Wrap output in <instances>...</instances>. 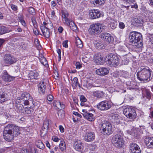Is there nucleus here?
<instances>
[{
	"label": "nucleus",
	"instance_id": "nucleus-1",
	"mask_svg": "<svg viewBox=\"0 0 153 153\" xmlns=\"http://www.w3.org/2000/svg\"><path fill=\"white\" fill-rule=\"evenodd\" d=\"M20 134L19 128L13 124L8 125L4 128L3 136L4 139L8 142L13 140L14 137Z\"/></svg>",
	"mask_w": 153,
	"mask_h": 153
},
{
	"label": "nucleus",
	"instance_id": "nucleus-2",
	"mask_svg": "<svg viewBox=\"0 0 153 153\" xmlns=\"http://www.w3.org/2000/svg\"><path fill=\"white\" fill-rule=\"evenodd\" d=\"M128 36L130 45L137 48H140L143 46L142 36L140 33L136 31L131 32Z\"/></svg>",
	"mask_w": 153,
	"mask_h": 153
},
{
	"label": "nucleus",
	"instance_id": "nucleus-3",
	"mask_svg": "<svg viewBox=\"0 0 153 153\" xmlns=\"http://www.w3.org/2000/svg\"><path fill=\"white\" fill-rule=\"evenodd\" d=\"M151 72L152 71L148 67H141L140 71L138 72L137 74V79L143 82H149L151 79Z\"/></svg>",
	"mask_w": 153,
	"mask_h": 153
},
{
	"label": "nucleus",
	"instance_id": "nucleus-4",
	"mask_svg": "<svg viewBox=\"0 0 153 153\" xmlns=\"http://www.w3.org/2000/svg\"><path fill=\"white\" fill-rule=\"evenodd\" d=\"M100 130H102V133L105 135H109L113 132V128L111 124L108 122L104 121L100 124Z\"/></svg>",
	"mask_w": 153,
	"mask_h": 153
},
{
	"label": "nucleus",
	"instance_id": "nucleus-5",
	"mask_svg": "<svg viewBox=\"0 0 153 153\" xmlns=\"http://www.w3.org/2000/svg\"><path fill=\"white\" fill-rule=\"evenodd\" d=\"M107 63L109 66L116 67L119 64V59L115 54L109 53L106 56L105 59Z\"/></svg>",
	"mask_w": 153,
	"mask_h": 153
},
{
	"label": "nucleus",
	"instance_id": "nucleus-6",
	"mask_svg": "<svg viewBox=\"0 0 153 153\" xmlns=\"http://www.w3.org/2000/svg\"><path fill=\"white\" fill-rule=\"evenodd\" d=\"M112 142L113 145L117 148L121 147L124 143L122 136L118 134H116L113 137Z\"/></svg>",
	"mask_w": 153,
	"mask_h": 153
},
{
	"label": "nucleus",
	"instance_id": "nucleus-7",
	"mask_svg": "<svg viewBox=\"0 0 153 153\" xmlns=\"http://www.w3.org/2000/svg\"><path fill=\"white\" fill-rule=\"evenodd\" d=\"M16 61V59L12 55L7 54L4 57L3 64L4 66H7L14 64Z\"/></svg>",
	"mask_w": 153,
	"mask_h": 153
},
{
	"label": "nucleus",
	"instance_id": "nucleus-8",
	"mask_svg": "<svg viewBox=\"0 0 153 153\" xmlns=\"http://www.w3.org/2000/svg\"><path fill=\"white\" fill-rule=\"evenodd\" d=\"M123 113L128 118L134 119L136 117L137 114L134 109L131 107L126 108L123 110Z\"/></svg>",
	"mask_w": 153,
	"mask_h": 153
},
{
	"label": "nucleus",
	"instance_id": "nucleus-9",
	"mask_svg": "<svg viewBox=\"0 0 153 153\" xmlns=\"http://www.w3.org/2000/svg\"><path fill=\"white\" fill-rule=\"evenodd\" d=\"M101 29L100 24L97 23V24H93L90 25L88 31L89 34L91 35H96L100 32V29Z\"/></svg>",
	"mask_w": 153,
	"mask_h": 153
},
{
	"label": "nucleus",
	"instance_id": "nucleus-10",
	"mask_svg": "<svg viewBox=\"0 0 153 153\" xmlns=\"http://www.w3.org/2000/svg\"><path fill=\"white\" fill-rule=\"evenodd\" d=\"M111 106L110 103L107 100L101 102L97 105L98 108L101 111L107 110L110 108Z\"/></svg>",
	"mask_w": 153,
	"mask_h": 153
},
{
	"label": "nucleus",
	"instance_id": "nucleus-11",
	"mask_svg": "<svg viewBox=\"0 0 153 153\" xmlns=\"http://www.w3.org/2000/svg\"><path fill=\"white\" fill-rule=\"evenodd\" d=\"M30 97V95L28 93H24L21 95V97H19L17 99V101L18 102H22L25 105H29V102L27 100H29Z\"/></svg>",
	"mask_w": 153,
	"mask_h": 153
},
{
	"label": "nucleus",
	"instance_id": "nucleus-12",
	"mask_svg": "<svg viewBox=\"0 0 153 153\" xmlns=\"http://www.w3.org/2000/svg\"><path fill=\"white\" fill-rule=\"evenodd\" d=\"M121 1L123 4L128 5L127 6L122 5L123 7L126 8L127 10L128 9L130 5L132 8H134L137 9L138 8V6L136 3H135L134 4L136 0H121Z\"/></svg>",
	"mask_w": 153,
	"mask_h": 153
},
{
	"label": "nucleus",
	"instance_id": "nucleus-13",
	"mask_svg": "<svg viewBox=\"0 0 153 153\" xmlns=\"http://www.w3.org/2000/svg\"><path fill=\"white\" fill-rule=\"evenodd\" d=\"M129 148L131 153H141V150L139 146L134 143L130 144Z\"/></svg>",
	"mask_w": 153,
	"mask_h": 153
},
{
	"label": "nucleus",
	"instance_id": "nucleus-14",
	"mask_svg": "<svg viewBox=\"0 0 153 153\" xmlns=\"http://www.w3.org/2000/svg\"><path fill=\"white\" fill-rule=\"evenodd\" d=\"M102 12L97 9H94L90 12L89 15L92 19L98 18L102 16Z\"/></svg>",
	"mask_w": 153,
	"mask_h": 153
},
{
	"label": "nucleus",
	"instance_id": "nucleus-15",
	"mask_svg": "<svg viewBox=\"0 0 153 153\" xmlns=\"http://www.w3.org/2000/svg\"><path fill=\"white\" fill-rule=\"evenodd\" d=\"M1 76L2 79L7 82H9L12 81L15 78V77L9 75L6 70L3 71Z\"/></svg>",
	"mask_w": 153,
	"mask_h": 153
},
{
	"label": "nucleus",
	"instance_id": "nucleus-16",
	"mask_svg": "<svg viewBox=\"0 0 153 153\" xmlns=\"http://www.w3.org/2000/svg\"><path fill=\"white\" fill-rule=\"evenodd\" d=\"M49 122V120H46L44 121L43 126L42 130H40L41 135L44 136L48 132V128Z\"/></svg>",
	"mask_w": 153,
	"mask_h": 153
},
{
	"label": "nucleus",
	"instance_id": "nucleus-17",
	"mask_svg": "<svg viewBox=\"0 0 153 153\" xmlns=\"http://www.w3.org/2000/svg\"><path fill=\"white\" fill-rule=\"evenodd\" d=\"M95 138V134L93 132L87 133L84 137V139L86 141L90 142L94 140Z\"/></svg>",
	"mask_w": 153,
	"mask_h": 153
},
{
	"label": "nucleus",
	"instance_id": "nucleus-18",
	"mask_svg": "<svg viewBox=\"0 0 153 153\" xmlns=\"http://www.w3.org/2000/svg\"><path fill=\"white\" fill-rule=\"evenodd\" d=\"M46 85V83L44 81H41L38 85V91L40 94H43L45 93Z\"/></svg>",
	"mask_w": 153,
	"mask_h": 153
},
{
	"label": "nucleus",
	"instance_id": "nucleus-19",
	"mask_svg": "<svg viewBox=\"0 0 153 153\" xmlns=\"http://www.w3.org/2000/svg\"><path fill=\"white\" fill-rule=\"evenodd\" d=\"M145 143L147 148L153 149V137H146L144 139Z\"/></svg>",
	"mask_w": 153,
	"mask_h": 153
},
{
	"label": "nucleus",
	"instance_id": "nucleus-20",
	"mask_svg": "<svg viewBox=\"0 0 153 153\" xmlns=\"http://www.w3.org/2000/svg\"><path fill=\"white\" fill-rule=\"evenodd\" d=\"M94 60L95 63L97 65L102 64L104 62L103 57L100 54H96L94 55Z\"/></svg>",
	"mask_w": 153,
	"mask_h": 153
},
{
	"label": "nucleus",
	"instance_id": "nucleus-21",
	"mask_svg": "<svg viewBox=\"0 0 153 153\" xmlns=\"http://www.w3.org/2000/svg\"><path fill=\"white\" fill-rule=\"evenodd\" d=\"M109 72V70L107 68L103 67L97 69L96 71V74L99 75L105 76Z\"/></svg>",
	"mask_w": 153,
	"mask_h": 153
},
{
	"label": "nucleus",
	"instance_id": "nucleus-22",
	"mask_svg": "<svg viewBox=\"0 0 153 153\" xmlns=\"http://www.w3.org/2000/svg\"><path fill=\"white\" fill-rule=\"evenodd\" d=\"M40 29L45 37L47 38L49 37L50 34L49 30L46 28V27L44 26L43 25H41L40 26Z\"/></svg>",
	"mask_w": 153,
	"mask_h": 153
},
{
	"label": "nucleus",
	"instance_id": "nucleus-23",
	"mask_svg": "<svg viewBox=\"0 0 153 153\" xmlns=\"http://www.w3.org/2000/svg\"><path fill=\"white\" fill-rule=\"evenodd\" d=\"M74 148L77 151H80L83 149V146L80 141H75L74 144Z\"/></svg>",
	"mask_w": 153,
	"mask_h": 153
},
{
	"label": "nucleus",
	"instance_id": "nucleus-24",
	"mask_svg": "<svg viewBox=\"0 0 153 153\" xmlns=\"http://www.w3.org/2000/svg\"><path fill=\"white\" fill-rule=\"evenodd\" d=\"M7 94L0 90V102L1 103L8 100Z\"/></svg>",
	"mask_w": 153,
	"mask_h": 153
},
{
	"label": "nucleus",
	"instance_id": "nucleus-25",
	"mask_svg": "<svg viewBox=\"0 0 153 153\" xmlns=\"http://www.w3.org/2000/svg\"><path fill=\"white\" fill-rule=\"evenodd\" d=\"M132 22L134 26H137L139 25V24L143 22V20L141 17L138 16L136 18H133Z\"/></svg>",
	"mask_w": 153,
	"mask_h": 153
},
{
	"label": "nucleus",
	"instance_id": "nucleus-26",
	"mask_svg": "<svg viewBox=\"0 0 153 153\" xmlns=\"http://www.w3.org/2000/svg\"><path fill=\"white\" fill-rule=\"evenodd\" d=\"M53 105L56 109H62L65 107L64 105L61 104V102L58 101H54Z\"/></svg>",
	"mask_w": 153,
	"mask_h": 153
},
{
	"label": "nucleus",
	"instance_id": "nucleus-27",
	"mask_svg": "<svg viewBox=\"0 0 153 153\" xmlns=\"http://www.w3.org/2000/svg\"><path fill=\"white\" fill-rule=\"evenodd\" d=\"M82 114L85 118L89 121H92L94 120V118L93 114L91 113H88L86 112L84 114Z\"/></svg>",
	"mask_w": 153,
	"mask_h": 153
},
{
	"label": "nucleus",
	"instance_id": "nucleus-28",
	"mask_svg": "<svg viewBox=\"0 0 153 153\" xmlns=\"http://www.w3.org/2000/svg\"><path fill=\"white\" fill-rule=\"evenodd\" d=\"M108 22L109 23L110 27L113 29L115 28L117 25V22L114 19L110 18L107 19Z\"/></svg>",
	"mask_w": 153,
	"mask_h": 153
},
{
	"label": "nucleus",
	"instance_id": "nucleus-29",
	"mask_svg": "<svg viewBox=\"0 0 153 153\" xmlns=\"http://www.w3.org/2000/svg\"><path fill=\"white\" fill-rule=\"evenodd\" d=\"M104 93L103 91H97L93 92V95L98 98H102L104 96Z\"/></svg>",
	"mask_w": 153,
	"mask_h": 153
},
{
	"label": "nucleus",
	"instance_id": "nucleus-30",
	"mask_svg": "<svg viewBox=\"0 0 153 153\" xmlns=\"http://www.w3.org/2000/svg\"><path fill=\"white\" fill-rule=\"evenodd\" d=\"M29 75L30 78L31 79H37L39 76V74L35 71H31Z\"/></svg>",
	"mask_w": 153,
	"mask_h": 153
},
{
	"label": "nucleus",
	"instance_id": "nucleus-31",
	"mask_svg": "<svg viewBox=\"0 0 153 153\" xmlns=\"http://www.w3.org/2000/svg\"><path fill=\"white\" fill-rule=\"evenodd\" d=\"M16 109L18 111L21 113H24V111L25 108L23 105L19 104H16L15 106Z\"/></svg>",
	"mask_w": 153,
	"mask_h": 153
},
{
	"label": "nucleus",
	"instance_id": "nucleus-32",
	"mask_svg": "<svg viewBox=\"0 0 153 153\" xmlns=\"http://www.w3.org/2000/svg\"><path fill=\"white\" fill-rule=\"evenodd\" d=\"M62 17L65 19V23H66V22L70 20L68 18V17L69 15L68 13L66 10H65L62 11Z\"/></svg>",
	"mask_w": 153,
	"mask_h": 153
},
{
	"label": "nucleus",
	"instance_id": "nucleus-33",
	"mask_svg": "<svg viewBox=\"0 0 153 153\" xmlns=\"http://www.w3.org/2000/svg\"><path fill=\"white\" fill-rule=\"evenodd\" d=\"M107 35H108V36L106 37V38L105 39V41L109 43L112 42L114 41L113 37L108 33Z\"/></svg>",
	"mask_w": 153,
	"mask_h": 153
},
{
	"label": "nucleus",
	"instance_id": "nucleus-34",
	"mask_svg": "<svg viewBox=\"0 0 153 153\" xmlns=\"http://www.w3.org/2000/svg\"><path fill=\"white\" fill-rule=\"evenodd\" d=\"M144 96L146 98L149 100L151 98L152 94L150 91L148 89H146L144 91Z\"/></svg>",
	"mask_w": 153,
	"mask_h": 153
},
{
	"label": "nucleus",
	"instance_id": "nucleus-35",
	"mask_svg": "<svg viewBox=\"0 0 153 153\" xmlns=\"http://www.w3.org/2000/svg\"><path fill=\"white\" fill-rule=\"evenodd\" d=\"M10 31L6 27L1 26L0 27V34L1 35L9 32Z\"/></svg>",
	"mask_w": 153,
	"mask_h": 153
},
{
	"label": "nucleus",
	"instance_id": "nucleus-36",
	"mask_svg": "<svg viewBox=\"0 0 153 153\" xmlns=\"http://www.w3.org/2000/svg\"><path fill=\"white\" fill-rule=\"evenodd\" d=\"M37 147L41 149H43L45 148V146L42 142L40 140H38L36 143Z\"/></svg>",
	"mask_w": 153,
	"mask_h": 153
},
{
	"label": "nucleus",
	"instance_id": "nucleus-37",
	"mask_svg": "<svg viewBox=\"0 0 153 153\" xmlns=\"http://www.w3.org/2000/svg\"><path fill=\"white\" fill-rule=\"evenodd\" d=\"M76 46L79 48H81L83 47L82 42L78 38L76 39Z\"/></svg>",
	"mask_w": 153,
	"mask_h": 153
},
{
	"label": "nucleus",
	"instance_id": "nucleus-38",
	"mask_svg": "<svg viewBox=\"0 0 153 153\" xmlns=\"http://www.w3.org/2000/svg\"><path fill=\"white\" fill-rule=\"evenodd\" d=\"M33 111V109L32 108H25L24 111L23 113L27 114H31L32 113Z\"/></svg>",
	"mask_w": 153,
	"mask_h": 153
},
{
	"label": "nucleus",
	"instance_id": "nucleus-39",
	"mask_svg": "<svg viewBox=\"0 0 153 153\" xmlns=\"http://www.w3.org/2000/svg\"><path fill=\"white\" fill-rule=\"evenodd\" d=\"M60 149L62 151H64L66 149V146L64 142L62 141L60 142L59 145Z\"/></svg>",
	"mask_w": 153,
	"mask_h": 153
},
{
	"label": "nucleus",
	"instance_id": "nucleus-40",
	"mask_svg": "<svg viewBox=\"0 0 153 153\" xmlns=\"http://www.w3.org/2000/svg\"><path fill=\"white\" fill-rule=\"evenodd\" d=\"M39 59L41 63L44 65L46 66L48 65V62L45 59L44 57H41V58H39Z\"/></svg>",
	"mask_w": 153,
	"mask_h": 153
},
{
	"label": "nucleus",
	"instance_id": "nucleus-41",
	"mask_svg": "<svg viewBox=\"0 0 153 153\" xmlns=\"http://www.w3.org/2000/svg\"><path fill=\"white\" fill-rule=\"evenodd\" d=\"M28 13L33 15H34L35 13V9L32 7H30L27 9Z\"/></svg>",
	"mask_w": 153,
	"mask_h": 153
},
{
	"label": "nucleus",
	"instance_id": "nucleus-42",
	"mask_svg": "<svg viewBox=\"0 0 153 153\" xmlns=\"http://www.w3.org/2000/svg\"><path fill=\"white\" fill-rule=\"evenodd\" d=\"M32 22L33 24V25L34 28H37L38 25L37 22L36 21V18L34 16H33L31 18Z\"/></svg>",
	"mask_w": 153,
	"mask_h": 153
},
{
	"label": "nucleus",
	"instance_id": "nucleus-43",
	"mask_svg": "<svg viewBox=\"0 0 153 153\" xmlns=\"http://www.w3.org/2000/svg\"><path fill=\"white\" fill-rule=\"evenodd\" d=\"M73 81L74 83V84L77 87V86H79V88L81 87V85L78 82V78L77 77H75L73 79Z\"/></svg>",
	"mask_w": 153,
	"mask_h": 153
},
{
	"label": "nucleus",
	"instance_id": "nucleus-44",
	"mask_svg": "<svg viewBox=\"0 0 153 153\" xmlns=\"http://www.w3.org/2000/svg\"><path fill=\"white\" fill-rule=\"evenodd\" d=\"M105 0H94V3L97 4L101 5L105 3Z\"/></svg>",
	"mask_w": 153,
	"mask_h": 153
},
{
	"label": "nucleus",
	"instance_id": "nucleus-45",
	"mask_svg": "<svg viewBox=\"0 0 153 153\" xmlns=\"http://www.w3.org/2000/svg\"><path fill=\"white\" fill-rule=\"evenodd\" d=\"M108 33H101L100 35V37L105 41V39L106 38V37L108 36Z\"/></svg>",
	"mask_w": 153,
	"mask_h": 153
},
{
	"label": "nucleus",
	"instance_id": "nucleus-46",
	"mask_svg": "<svg viewBox=\"0 0 153 153\" xmlns=\"http://www.w3.org/2000/svg\"><path fill=\"white\" fill-rule=\"evenodd\" d=\"M66 23L69 26L71 29V27H73L75 24L73 21H71L70 20L66 22Z\"/></svg>",
	"mask_w": 153,
	"mask_h": 153
},
{
	"label": "nucleus",
	"instance_id": "nucleus-47",
	"mask_svg": "<svg viewBox=\"0 0 153 153\" xmlns=\"http://www.w3.org/2000/svg\"><path fill=\"white\" fill-rule=\"evenodd\" d=\"M86 84H85L83 85V86L85 87L88 89H90L92 87V85L91 83L88 82L87 81L86 82Z\"/></svg>",
	"mask_w": 153,
	"mask_h": 153
},
{
	"label": "nucleus",
	"instance_id": "nucleus-48",
	"mask_svg": "<svg viewBox=\"0 0 153 153\" xmlns=\"http://www.w3.org/2000/svg\"><path fill=\"white\" fill-rule=\"evenodd\" d=\"M131 135L132 136L136 137V136L137 134V131L136 129H133L131 130Z\"/></svg>",
	"mask_w": 153,
	"mask_h": 153
},
{
	"label": "nucleus",
	"instance_id": "nucleus-49",
	"mask_svg": "<svg viewBox=\"0 0 153 153\" xmlns=\"http://www.w3.org/2000/svg\"><path fill=\"white\" fill-rule=\"evenodd\" d=\"M129 59L127 58H124L122 60L123 64L124 65L128 64L129 62Z\"/></svg>",
	"mask_w": 153,
	"mask_h": 153
},
{
	"label": "nucleus",
	"instance_id": "nucleus-50",
	"mask_svg": "<svg viewBox=\"0 0 153 153\" xmlns=\"http://www.w3.org/2000/svg\"><path fill=\"white\" fill-rule=\"evenodd\" d=\"M45 27H46V28H47L48 30H49L50 29H52L53 27V25L51 23H48V24L47 25V26Z\"/></svg>",
	"mask_w": 153,
	"mask_h": 153
},
{
	"label": "nucleus",
	"instance_id": "nucleus-51",
	"mask_svg": "<svg viewBox=\"0 0 153 153\" xmlns=\"http://www.w3.org/2000/svg\"><path fill=\"white\" fill-rule=\"evenodd\" d=\"M80 100L81 102H85L86 101L87 99L83 95H81L80 97Z\"/></svg>",
	"mask_w": 153,
	"mask_h": 153
},
{
	"label": "nucleus",
	"instance_id": "nucleus-52",
	"mask_svg": "<svg viewBox=\"0 0 153 153\" xmlns=\"http://www.w3.org/2000/svg\"><path fill=\"white\" fill-rule=\"evenodd\" d=\"M149 38L150 39V41L151 42L152 44H153V33H148Z\"/></svg>",
	"mask_w": 153,
	"mask_h": 153
},
{
	"label": "nucleus",
	"instance_id": "nucleus-53",
	"mask_svg": "<svg viewBox=\"0 0 153 153\" xmlns=\"http://www.w3.org/2000/svg\"><path fill=\"white\" fill-rule=\"evenodd\" d=\"M47 98L49 101H51L53 100V97L52 95L51 94H49Z\"/></svg>",
	"mask_w": 153,
	"mask_h": 153
},
{
	"label": "nucleus",
	"instance_id": "nucleus-54",
	"mask_svg": "<svg viewBox=\"0 0 153 153\" xmlns=\"http://www.w3.org/2000/svg\"><path fill=\"white\" fill-rule=\"evenodd\" d=\"M56 51H57V52L58 53V55H59L58 57L59 59V61H60L61 60V50L59 49H58Z\"/></svg>",
	"mask_w": 153,
	"mask_h": 153
},
{
	"label": "nucleus",
	"instance_id": "nucleus-55",
	"mask_svg": "<svg viewBox=\"0 0 153 153\" xmlns=\"http://www.w3.org/2000/svg\"><path fill=\"white\" fill-rule=\"evenodd\" d=\"M76 68L77 69H79L82 67V65L79 62H77L76 63Z\"/></svg>",
	"mask_w": 153,
	"mask_h": 153
},
{
	"label": "nucleus",
	"instance_id": "nucleus-56",
	"mask_svg": "<svg viewBox=\"0 0 153 153\" xmlns=\"http://www.w3.org/2000/svg\"><path fill=\"white\" fill-rule=\"evenodd\" d=\"M33 29V32L36 35H38L39 34V32L38 30H37V28H34Z\"/></svg>",
	"mask_w": 153,
	"mask_h": 153
},
{
	"label": "nucleus",
	"instance_id": "nucleus-57",
	"mask_svg": "<svg viewBox=\"0 0 153 153\" xmlns=\"http://www.w3.org/2000/svg\"><path fill=\"white\" fill-rule=\"evenodd\" d=\"M68 40H65L62 43L63 46L65 48L68 47Z\"/></svg>",
	"mask_w": 153,
	"mask_h": 153
},
{
	"label": "nucleus",
	"instance_id": "nucleus-58",
	"mask_svg": "<svg viewBox=\"0 0 153 153\" xmlns=\"http://www.w3.org/2000/svg\"><path fill=\"white\" fill-rule=\"evenodd\" d=\"M125 27V25L123 23L120 22L119 23V27L120 28L123 29Z\"/></svg>",
	"mask_w": 153,
	"mask_h": 153
},
{
	"label": "nucleus",
	"instance_id": "nucleus-59",
	"mask_svg": "<svg viewBox=\"0 0 153 153\" xmlns=\"http://www.w3.org/2000/svg\"><path fill=\"white\" fill-rule=\"evenodd\" d=\"M11 8L13 10L16 11L17 9V7L16 5L14 4H11Z\"/></svg>",
	"mask_w": 153,
	"mask_h": 153
},
{
	"label": "nucleus",
	"instance_id": "nucleus-60",
	"mask_svg": "<svg viewBox=\"0 0 153 153\" xmlns=\"http://www.w3.org/2000/svg\"><path fill=\"white\" fill-rule=\"evenodd\" d=\"M73 114L77 117H80V118L82 117V115L77 112L74 111L73 113Z\"/></svg>",
	"mask_w": 153,
	"mask_h": 153
},
{
	"label": "nucleus",
	"instance_id": "nucleus-61",
	"mask_svg": "<svg viewBox=\"0 0 153 153\" xmlns=\"http://www.w3.org/2000/svg\"><path fill=\"white\" fill-rule=\"evenodd\" d=\"M59 129L60 132L62 133H63L64 131V128L61 125H60L59 126Z\"/></svg>",
	"mask_w": 153,
	"mask_h": 153
},
{
	"label": "nucleus",
	"instance_id": "nucleus-62",
	"mask_svg": "<svg viewBox=\"0 0 153 153\" xmlns=\"http://www.w3.org/2000/svg\"><path fill=\"white\" fill-rule=\"evenodd\" d=\"M52 139L53 140V141L56 142L58 141L59 140V139L58 137L56 136L53 137H52Z\"/></svg>",
	"mask_w": 153,
	"mask_h": 153
},
{
	"label": "nucleus",
	"instance_id": "nucleus-63",
	"mask_svg": "<svg viewBox=\"0 0 153 153\" xmlns=\"http://www.w3.org/2000/svg\"><path fill=\"white\" fill-rule=\"evenodd\" d=\"M71 29L73 31H75L77 29V27L75 24L73 27H71Z\"/></svg>",
	"mask_w": 153,
	"mask_h": 153
},
{
	"label": "nucleus",
	"instance_id": "nucleus-64",
	"mask_svg": "<svg viewBox=\"0 0 153 153\" xmlns=\"http://www.w3.org/2000/svg\"><path fill=\"white\" fill-rule=\"evenodd\" d=\"M21 153H28V151L27 149H23L21 152Z\"/></svg>",
	"mask_w": 153,
	"mask_h": 153
}]
</instances>
